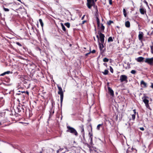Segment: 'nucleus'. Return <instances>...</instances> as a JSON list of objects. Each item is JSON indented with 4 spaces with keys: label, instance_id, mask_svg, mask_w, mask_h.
<instances>
[{
    "label": "nucleus",
    "instance_id": "obj_54",
    "mask_svg": "<svg viewBox=\"0 0 153 153\" xmlns=\"http://www.w3.org/2000/svg\"><path fill=\"white\" fill-rule=\"evenodd\" d=\"M150 34L151 35H152L153 34V30L152 31Z\"/></svg>",
    "mask_w": 153,
    "mask_h": 153
},
{
    "label": "nucleus",
    "instance_id": "obj_11",
    "mask_svg": "<svg viewBox=\"0 0 153 153\" xmlns=\"http://www.w3.org/2000/svg\"><path fill=\"white\" fill-rule=\"evenodd\" d=\"M143 102L145 104V105L147 108H148L150 110H151V109L149 105V100L148 99H143Z\"/></svg>",
    "mask_w": 153,
    "mask_h": 153
},
{
    "label": "nucleus",
    "instance_id": "obj_15",
    "mask_svg": "<svg viewBox=\"0 0 153 153\" xmlns=\"http://www.w3.org/2000/svg\"><path fill=\"white\" fill-rule=\"evenodd\" d=\"M140 85L143 88H146L147 87V84L143 80H142L140 82Z\"/></svg>",
    "mask_w": 153,
    "mask_h": 153
},
{
    "label": "nucleus",
    "instance_id": "obj_25",
    "mask_svg": "<svg viewBox=\"0 0 153 153\" xmlns=\"http://www.w3.org/2000/svg\"><path fill=\"white\" fill-rule=\"evenodd\" d=\"M113 41V39L111 37H109L108 39V42H112Z\"/></svg>",
    "mask_w": 153,
    "mask_h": 153
},
{
    "label": "nucleus",
    "instance_id": "obj_3",
    "mask_svg": "<svg viewBox=\"0 0 153 153\" xmlns=\"http://www.w3.org/2000/svg\"><path fill=\"white\" fill-rule=\"evenodd\" d=\"M95 4L94 0H87V5L89 9H91V7L94 6Z\"/></svg>",
    "mask_w": 153,
    "mask_h": 153
},
{
    "label": "nucleus",
    "instance_id": "obj_30",
    "mask_svg": "<svg viewBox=\"0 0 153 153\" xmlns=\"http://www.w3.org/2000/svg\"><path fill=\"white\" fill-rule=\"evenodd\" d=\"M103 61L104 62H108L109 61V59L106 58H105L103 59Z\"/></svg>",
    "mask_w": 153,
    "mask_h": 153
},
{
    "label": "nucleus",
    "instance_id": "obj_16",
    "mask_svg": "<svg viewBox=\"0 0 153 153\" xmlns=\"http://www.w3.org/2000/svg\"><path fill=\"white\" fill-rule=\"evenodd\" d=\"M125 25L127 27H129L130 26V24L129 22L128 21L126 22L125 23Z\"/></svg>",
    "mask_w": 153,
    "mask_h": 153
},
{
    "label": "nucleus",
    "instance_id": "obj_1",
    "mask_svg": "<svg viewBox=\"0 0 153 153\" xmlns=\"http://www.w3.org/2000/svg\"><path fill=\"white\" fill-rule=\"evenodd\" d=\"M57 87L59 90L58 93L60 95V96L61 106V107L62 106L63 99L64 93L62 91V89L61 87L57 85Z\"/></svg>",
    "mask_w": 153,
    "mask_h": 153
},
{
    "label": "nucleus",
    "instance_id": "obj_7",
    "mask_svg": "<svg viewBox=\"0 0 153 153\" xmlns=\"http://www.w3.org/2000/svg\"><path fill=\"white\" fill-rule=\"evenodd\" d=\"M137 150L132 147L130 148L128 147L126 153H137Z\"/></svg>",
    "mask_w": 153,
    "mask_h": 153
},
{
    "label": "nucleus",
    "instance_id": "obj_6",
    "mask_svg": "<svg viewBox=\"0 0 153 153\" xmlns=\"http://www.w3.org/2000/svg\"><path fill=\"white\" fill-rule=\"evenodd\" d=\"M145 62L150 65H153V57L146 58Z\"/></svg>",
    "mask_w": 153,
    "mask_h": 153
},
{
    "label": "nucleus",
    "instance_id": "obj_46",
    "mask_svg": "<svg viewBox=\"0 0 153 153\" xmlns=\"http://www.w3.org/2000/svg\"><path fill=\"white\" fill-rule=\"evenodd\" d=\"M140 130L142 131H144V128L143 127H140Z\"/></svg>",
    "mask_w": 153,
    "mask_h": 153
},
{
    "label": "nucleus",
    "instance_id": "obj_50",
    "mask_svg": "<svg viewBox=\"0 0 153 153\" xmlns=\"http://www.w3.org/2000/svg\"><path fill=\"white\" fill-rule=\"evenodd\" d=\"M144 2L146 4V5L148 6V3L145 0L144 1Z\"/></svg>",
    "mask_w": 153,
    "mask_h": 153
},
{
    "label": "nucleus",
    "instance_id": "obj_13",
    "mask_svg": "<svg viewBox=\"0 0 153 153\" xmlns=\"http://www.w3.org/2000/svg\"><path fill=\"white\" fill-rule=\"evenodd\" d=\"M108 92L110 95L112 97H114V92L113 90L109 86H108Z\"/></svg>",
    "mask_w": 153,
    "mask_h": 153
},
{
    "label": "nucleus",
    "instance_id": "obj_24",
    "mask_svg": "<svg viewBox=\"0 0 153 153\" xmlns=\"http://www.w3.org/2000/svg\"><path fill=\"white\" fill-rule=\"evenodd\" d=\"M123 12L124 16L125 17H126L127 16V13H126V11L125 9L124 8L123 9Z\"/></svg>",
    "mask_w": 153,
    "mask_h": 153
},
{
    "label": "nucleus",
    "instance_id": "obj_9",
    "mask_svg": "<svg viewBox=\"0 0 153 153\" xmlns=\"http://www.w3.org/2000/svg\"><path fill=\"white\" fill-rule=\"evenodd\" d=\"M84 126L82 125L79 127V128L81 131V133L82 134V136L83 139L85 138V133L84 128Z\"/></svg>",
    "mask_w": 153,
    "mask_h": 153
},
{
    "label": "nucleus",
    "instance_id": "obj_37",
    "mask_svg": "<svg viewBox=\"0 0 153 153\" xmlns=\"http://www.w3.org/2000/svg\"><path fill=\"white\" fill-rule=\"evenodd\" d=\"M21 93H26V94H27L28 96L29 95V92L28 91H26V92H25V91H22L21 92Z\"/></svg>",
    "mask_w": 153,
    "mask_h": 153
},
{
    "label": "nucleus",
    "instance_id": "obj_63",
    "mask_svg": "<svg viewBox=\"0 0 153 153\" xmlns=\"http://www.w3.org/2000/svg\"><path fill=\"white\" fill-rule=\"evenodd\" d=\"M95 1V2H96L97 1V0H94Z\"/></svg>",
    "mask_w": 153,
    "mask_h": 153
},
{
    "label": "nucleus",
    "instance_id": "obj_52",
    "mask_svg": "<svg viewBox=\"0 0 153 153\" xmlns=\"http://www.w3.org/2000/svg\"><path fill=\"white\" fill-rule=\"evenodd\" d=\"M50 114L51 115H52V114H53V113H54V111H53V112H52V113H51V112H50Z\"/></svg>",
    "mask_w": 153,
    "mask_h": 153
},
{
    "label": "nucleus",
    "instance_id": "obj_34",
    "mask_svg": "<svg viewBox=\"0 0 153 153\" xmlns=\"http://www.w3.org/2000/svg\"><path fill=\"white\" fill-rule=\"evenodd\" d=\"M3 9L4 11L8 12L9 11V10L8 8H5L4 7H3Z\"/></svg>",
    "mask_w": 153,
    "mask_h": 153
},
{
    "label": "nucleus",
    "instance_id": "obj_59",
    "mask_svg": "<svg viewBox=\"0 0 153 153\" xmlns=\"http://www.w3.org/2000/svg\"><path fill=\"white\" fill-rule=\"evenodd\" d=\"M17 94H18V95H19L21 94V93H17Z\"/></svg>",
    "mask_w": 153,
    "mask_h": 153
},
{
    "label": "nucleus",
    "instance_id": "obj_26",
    "mask_svg": "<svg viewBox=\"0 0 153 153\" xmlns=\"http://www.w3.org/2000/svg\"><path fill=\"white\" fill-rule=\"evenodd\" d=\"M105 29V26L103 25L102 24L101 26V30L102 32L104 31V30Z\"/></svg>",
    "mask_w": 153,
    "mask_h": 153
},
{
    "label": "nucleus",
    "instance_id": "obj_33",
    "mask_svg": "<svg viewBox=\"0 0 153 153\" xmlns=\"http://www.w3.org/2000/svg\"><path fill=\"white\" fill-rule=\"evenodd\" d=\"M110 72L111 73H113V72H114L113 69L111 66L110 67Z\"/></svg>",
    "mask_w": 153,
    "mask_h": 153
},
{
    "label": "nucleus",
    "instance_id": "obj_44",
    "mask_svg": "<svg viewBox=\"0 0 153 153\" xmlns=\"http://www.w3.org/2000/svg\"><path fill=\"white\" fill-rule=\"evenodd\" d=\"M90 53H91V52H89V53H86L85 55V56H87Z\"/></svg>",
    "mask_w": 153,
    "mask_h": 153
},
{
    "label": "nucleus",
    "instance_id": "obj_20",
    "mask_svg": "<svg viewBox=\"0 0 153 153\" xmlns=\"http://www.w3.org/2000/svg\"><path fill=\"white\" fill-rule=\"evenodd\" d=\"M61 25L62 27V30L65 32H66L67 31L66 29L65 28V27L63 25V24L62 23H61Z\"/></svg>",
    "mask_w": 153,
    "mask_h": 153
},
{
    "label": "nucleus",
    "instance_id": "obj_14",
    "mask_svg": "<svg viewBox=\"0 0 153 153\" xmlns=\"http://www.w3.org/2000/svg\"><path fill=\"white\" fill-rule=\"evenodd\" d=\"M143 37V32H140L138 35V39L139 40L142 42Z\"/></svg>",
    "mask_w": 153,
    "mask_h": 153
},
{
    "label": "nucleus",
    "instance_id": "obj_58",
    "mask_svg": "<svg viewBox=\"0 0 153 153\" xmlns=\"http://www.w3.org/2000/svg\"><path fill=\"white\" fill-rule=\"evenodd\" d=\"M17 0L19 1L20 2H21V3L22 2L21 0Z\"/></svg>",
    "mask_w": 153,
    "mask_h": 153
},
{
    "label": "nucleus",
    "instance_id": "obj_35",
    "mask_svg": "<svg viewBox=\"0 0 153 153\" xmlns=\"http://www.w3.org/2000/svg\"><path fill=\"white\" fill-rule=\"evenodd\" d=\"M89 136L90 138L91 137H93V134H92V133L89 132Z\"/></svg>",
    "mask_w": 153,
    "mask_h": 153
},
{
    "label": "nucleus",
    "instance_id": "obj_32",
    "mask_svg": "<svg viewBox=\"0 0 153 153\" xmlns=\"http://www.w3.org/2000/svg\"><path fill=\"white\" fill-rule=\"evenodd\" d=\"M131 73L133 74H135L136 73V71L134 70H132L131 71Z\"/></svg>",
    "mask_w": 153,
    "mask_h": 153
},
{
    "label": "nucleus",
    "instance_id": "obj_18",
    "mask_svg": "<svg viewBox=\"0 0 153 153\" xmlns=\"http://www.w3.org/2000/svg\"><path fill=\"white\" fill-rule=\"evenodd\" d=\"M10 73V71H7L6 72H5L0 75V76H4L6 74H9Z\"/></svg>",
    "mask_w": 153,
    "mask_h": 153
},
{
    "label": "nucleus",
    "instance_id": "obj_28",
    "mask_svg": "<svg viewBox=\"0 0 153 153\" xmlns=\"http://www.w3.org/2000/svg\"><path fill=\"white\" fill-rule=\"evenodd\" d=\"M114 22L113 21L111 20H109L107 22V24L108 25H110L111 23H113Z\"/></svg>",
    "mask_w": 153,
    "mask_h": 153
},
{
    "label": "nucleus",
    "instance_id": "obj_22",
    "mask_svg": "<svg viewBox=\"0 0 153 153\" xmlns=\"http://www.w3.org/2000/svg\"><path fill=\"white\" fill-rule=\"evenodd\" d=\"M64 25L66 26L68 28H69L70 27V23L69 22H67L64 24Z\"/></svg>",
    "mask_w": 153,
    "mask_h": 153
},
{
    "label": "nucleus",
    "instance_id": "obj_8",
    "mask_svg": "<svg viewBox=\"0 0 153 153\" xmlns=\"http://www.w3.org/2000/svg\"><path fill=\"white\" fill-rule=\"evenodd\" d=\"M98 33L100 36V38L101 43H104V37H105L104 35L99 31L98 32Z\"/></svg>",
    "mask_w": 153,
    "mask_h": 153
},
{
    "label": "nucleus",
    "instance_id": "obj_39",
    "mask_svg": "<svg viewBox=\"0 0 153 153\" xmlns=\"http://www.w3.org/2000/svg\"><path fill=\"white\" fill-rule=\"evenodd\" d=\"M108 1L110 5H111L112 4V0H108Z\"/></svg>",
    "mask_w": 153,
    "mask_h": 153
},
{
    "label": "nucleus",
    "instance_id": "obj_60",
    "mask_svg": "<svg viewBox=\"0 0 153 153\" xmlns=\"http://www.w3.org/2000/svg\"><path fill=\"white\" fill-rule=\"evenodd\" d=\"M117 27L118 29L120 28V27L118 26H117Z\"/></svg>",
    "mask_w": 153,
    "mask_h": 153
},
{
    "label": "nucleus",
    "instance_id": "obj_51",
    "mask_svg": "<svg viewBox=\"0 0 153 153\" xmlns=\"http://www.w3.org/2000/svg\"><path fill=\"white\" fill-rule=\"evenodd\" d=\"M85 16V15H84L82 17V18H81V19L82 20H83L84 19V17Z\"/></svg>",
    "mask_w": 153,
    "mask_h": 153
},
{
    "label": "nucleus",
    "instance_id": "obj_53",
    "mask_svg": "<svg viewBox=\"0 0 153 153\" xmlns=\"http://www.w3.org/2000/svg\"><path fill=\"white\" fill-rule=\"evenodd\" d=\"M53 104H54V102H52V105H53Z\"/></svg>",
    "mask_w": 153,
    "mask_h": 153
},
{
    "label": "nucleus",
    "instance_id": "obj_27",
    "mask_svg": "<svg viewBox=\"0 0 153 153\" xmlns=\"http://www.w3.org/2000/svg\"><path fill=\"white\" fill-rule=\"evenodd\" d=\"M102 124H99L97 125V130H100V127L101 126H102Z\"/></svg>",
    "mask_w": 153,
    "mask_h": 153
},
{
    "label": "nucleus",
    "instance_id": "obj_21",
    "mask_svg": "<svg viewBox=\"0 0 153 153\" xmlns=\"http://www.w3.org/2000/svg\"><path fill=\"white\" fill-rule=\"evenodd\" d=\"M39 23L42 26V27H43L44 26L43 23L42 22V20L41 19H39Z\"/></svg>",
    "mask_w": 153,
    "mask_h": 153
},
{
    "label": "nucleus",
    "instance_id": "obj_42",
    "mask_svg": "<svg viewBox=\"0 0 153 153\" xmlns=\"http://www.w3.org/2000/svg\"><path fill=\"white\" fill-rule=\"evenodd\" d=\"M97 26L99 27V25H100V21L97 22Z\"/></svg>",
    "mask_w": 153,
    "mask_h": 153
},
{
    "label": "nucleus",
    "instance_id": "obj_49",
    "mask_svg": "<svg viewBox=\"0 0 153 153\" xmlns=\"http://www.w3.org/2000/svg\"><path fill=\"white\" fill-rule=\"evenodd\" d=\"M61 151V150H60V149H59L57 151H56V153H59V151Z\"/></svg>",
    "mask_w": 153,
    "mask_h": 153
},
{
    "label": "nucleus",
    "instance_id": "obj_29",
    "mask_svg": "<svg viewBox=\"0 0 153 153\" xmlns=\"http://www.w3.org/2000/svg\"><path fill=\"white\" fill-rule=\"evenodd\" d=\"M144 96L142 98V99H149V97L148 96L146 95L145 94H143Z\"/></svg>",
    "mask_w": 153,
    "mask_h": 153
},
{
    "label": "nucleus",
    "instance_id": "obj_38",
    "mask_svg": "<svg viewBox=\"0 0 153 153\" xmlns=\"http://www.w3.org/2000/svg\"><path fill=\"white\" fill-rule=\"evenodd\" d=\"M16 43L17 45L19 46L22 47V45L19 42H16Z\"/></svg>",
    "mask_w": 153,
    "mask_h": 153
},
{
    "label": "nucleus",
    "instance_id": "obj_40",
    "mask_svg": "<svg viewBox=\"0 0 153 153\" xmlns=\"http://www.w3.org/2000/svg\"><path fill=\"white\" fill-rule=\"evenodd\" d=\"M151 52L152 54H153V46H151Z\"/></svg>",
    "mask_w": 153,
    "mask_h": 153
},
{
    "label": "nucleus",
    "instance_id": "obj_57",
    "mask_svg": "<svg viewBox=\"0 0 153 153\" xmlns=\"http://www.w3.org/2000/svg\"><path fill=\"white\" fill-rule=\"evenodd\" d=\"M32 65L34 66L35 67H36V65L35 64H33Z\"/></svg>",
    "mask_w": 153,
    "mask_h": 153
},
{
    "label": "nucleus",
    "instance_id": "obj_56",
    "mask_svg": "<svg viewBox=\"0 0 153 153\" xmlns=\"http://www.w3.org/2000/svg\"><path fill=\"white\" fill-rule=\"evenodd\" d=\"M97 38L99 39V36L98 35H97V36H96Z\"/></svg>",
    "mask_w": 153,
    "mask_h": 153
},
{
    "label": "nucleus",
    "instance_id": "obj_31",
    "mask_svg": "<svg viewBox=\"0 0 153 153\" xmlns=\"http://www.w3.org/2000/svg\"><path fill=\"white\" fill-rule=\"evenodd\" d=\"M135 114H133L132 115V118L133 120H134L135 118Z\"/></svg>",
    "mask_w": 153,
    "mask_h": 153
},
{
    "label": "nucleus",
    "instance_id": "obj_36",
    "mask_svg": "<svg viewBox=\"0 0 153 153\" xmlns=\"http://www.w3.org/2000/svg\"><path fill=\"white\" fill-rule=\"evenodd\" d=\"M90 49V52H91V53H95L96 52V51L95 50H93L92 51H91V48Z\"/></svg>",
    "mask_w": 153,
    "mask_h": 153
},
{
    "label": "nucleus",
    "instance_id": "obj_10",
    "mask_svg": "<svg viewBox=\"0 0 153 153\" xmlns=\"http://www.w3.org/2000/svg\"><path fill=\"white\" fill-rule=\"evenodd\" d=\"M16 111L18 112H20L22 111L24 112V109L23 106H20L19 105L16 108Z\"/></svg>",
    "mask_w": 153,
    "mask_h": 153
},
{
    "label": "nucleus",
    "instance_id": "obj_47",
    "mask_svg": "<svg viewBox=\"0 0 153 153\" xmlns=\"http://www.w3.org/2000/svg\"><path fill=\"white\" fill-rule=\"evenodd\" d=\"M136 109H135L133 110V111L134 113V114H136Z\"/></svg>",
    "mask_w": 153,
    "mask_h": 153
},
{
    "label": "nucleus",
    "instance_id": "obj_23",
    "mask_svg": "<svg viewBox=\"0 0 153 153\" xmlns=\"http://www.w3.org/2000/svg\"><path fill=\"white\" fill-rule=\"evenodd\" d=\"M102 73L104 75H107L108 73V70L106 69L105 70L104 72H102Z\"/></svg>",
    "mask_w": 153,
    "mask_h": 153
},
{
    "label": "nucleus",
    "instance_id": "obj_43",
    "mask_svg": "<svg viewBox=\"0 0 153 153\" xmlns=\"http://www.w3.org/2000/svg\"><path fill=\"white\" fill-rule=\"evenodd\" d=\"M4 123V122L3 121H0V126L2 125L3 123Z\"/></svg>",
    "mask_w": 153,
    "mask_h": 153
},
{
    "label": "nucleus",
    "instance_id": "obj_17",
    "mask_svg": "<svg viewBox=\"0 0 153 153\" xmlns=\"http://www.w3.org/2000/svg\"><path fill=\"white\" fill-rule=\"evenodd\" d=\"M144 58L142 57H140L137 58V61L138 62H142Z\"/></svg>",
    "mask_w": 153,
    "mask_h": 153
},
{
    "label": "nucleus",
    "instance_id": "obj_5",
    "mask_svg": "<svg viewBox=\"0 0 153 153\" xmlns=\"http://www.w3.org/2000/svg\"><path fill=\"white\" fill-rule=\"evenodd\" d=\"M104 43H99V48L100 51V53L101 55H102L105 51V48L104 49H103V48H104V45H103Z\"/></svg>",
    "mask_w": 153,
    "mask_h": 153
},
{
    "label": "nucleus",
    "instance_id": "obj_62",
    "mask_svg": "<svg viewBox=\"0 0 153 153\" xmlns=\"http://www.w3.org/2000/svg\"><path fill=\"white\" fill-rule=\"evenodd\" d=\"M84 48V49H86V48H85V47H84V48Z\"/></svg>",
    "mask_w": 153,
    "mask_h": 153
},
{
    "label": "nucleus",
    "instance_id": "obj_4",
    "mask_svg": "<svg viewBox=\"0 0 153 153\" xmlns=\"http://www.w3.org/2000/svg\"><path fill=\"white\" fill-rule=\"evenodd\" d=\"M128 77L127 76L124 75H121L120 77V80L121 82H125L126 83L128 82Z\"/></svg>",
    "mask_w": 153,
    "mask_h": 153
},
{
    "label": "nucleus",
    "instance_id": "obj_19",
    "mask_svg": "<svg viewBox=\"0 0 153 153\" xmlns=\"http://www.w3.org/2000/svg\"><path fill=\"white\" fill-rule=\"evenodd\" d=\"M97 11L98 10H97V12H96V13L95 14V16H96V20L97 22L100 21V19L98 18L99 15L97 13Z\"/></svg>",
    "mask_w": 153,
    "mask_h": 153
},
{
    "label": "nucleus",
    "instance_id": "obj_55",
    "mask_svg": "<svg viewBox=\"0 0 153 153\" xmlns=\"http://www.w3.org/2000/svg\"><path fill=\"white\" fill-rule=\"evenodd\" d=\"M87 146L88 147H90V146H89V145L87 143Z\"/></svg>",
    "mask_w": 153,
    "mask_h": 153
},
{
    "label": "nucleus",
    "instance_id": "obj_45",
    "mask_svg": "<svg viewBox=\"0 0 153 153\" xmlns=\"http://www.w3.org/2000/svg\"><path fill=\"white\" fill-rule=\"evenodd\" d=\"M87 22V21L86 20H84V21H83L82 22V24H84L86 22Z\"/></svg>",
    "mask_w": 153,
    "mask_h": 153
},
{
    "label": "nucleus",
    "instance_id": "obj_12",
    "mask_svg": "<svg viewBox=\"0 0 153 153\" xmlns=\"http://www.w3.org/2000/svg\"><path fill=\"white\" fill-rule=\"evenodd\" d=\"M140 7L139 11L140 13L142 15L146 14V9L141 6H140Z\"/></svg>",
    "mask_w": 153,
    "mask_h": 153
},
{
    "label": "nucleus",
    "instance_id": "obj_2",
    "mask_svg": "<svg viewBox=\"0 0 153 153\" xmlns=\"http://www.w3.org/2000/svg\"><path fill=\"white\" fill-rule=\"evenodd\" d=\"M68 130L67 131L74 134L75 136H77L78 133L76 130L73 128L69 126H67Z\"/></svg>",
    "mask_w": 153,
    "mask_h": 153
},
{
    "label": "nucleus",
    "instance_id": "obj_64",
    "mask_svg": "<svg viewBox=\"0 0 153 153\" xmlns=\"http://www.w3.org/2000/svg\"><path fill=\"white\" fill-rule=\"evenodd\" d=\"M37 69L38 70H39V68H37Z\"/></svg>",
    "mask_w": 153,
    "mask_h": 153
},
{
    "label": "nucleus",
    "instance_id": "obj_48",
    "mask_svg": "<svg viewBox=\"0 0 153 153\" xmlns=\"http://www.w3.org/2000/svg\"><path fill=\"white\" fill-rule=\"evenodd\" d=\"M151 85L150 87L152 88H153V83H151Z\"/></svg>",
    "mask_w": 153,
    "mask_h": 153
},
{
    "label": "nucleus",
    "instance_id": "obj_41",
    "mask_svg": "<svg viewBox=\"0 0 153 153\" xmlns=\"http://www.w3.org/2000/svg\"><path fill=\"white\" fill-rule=\"evenodd\" d=\"M90 143H92L93 142V137H90Z\"/></svg>",
    "mask_w": 153,
    "mask_h": 153
},
{
    "label": "nucleus",
    "instance_id": "obj_61",
    "mask_svg": "<svg viewBox=\"0 0 153 153\" xmlns=\"http://www.w3.org/2000/svg\"><path fill=\"white\" fill-rule=\"evenodd\" d=\"M71 46H72V45H71V44H70L69 45V46H70L71 47Z\"/></svg>",
    "mask_w": 153,
    "mask_h": 153
}]
</instances>
